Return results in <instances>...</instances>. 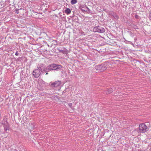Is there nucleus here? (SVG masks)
<instances>
[{"label":"nucleus","instance_id":"obj_13","mask_svg":"<svg viewBox=\"0 0 151 151\" xmlns=\"http://www.w3.org/2000/svg\"><path fill=\"white\" fill-rule=\"evenodd\" d=\"M11 46H10V47ZM10 50H12L14 52H15L16 50V47L14 46H13L11 48L10 47Z\"/></svg>","mask_w":151,"mask_h":151},{"label":"nucleus","instance_id":"obj_3","mask_svg":"<svg viewBox=\"0 0 151 151\" xmlns=\"http://www.w3.org/2000/svg\"><path fill=\"white\" fill-rule=\"evenodd\" d=\"M107 68V64L106 63L96 65L95 67V69L100 72H103L106 70Z\"/></svg>","mask_w":151,"mask_h":151},{"label":"nucleus","instance_id":"obj_19","mask_svg":"<svg viewBox=\"0 0 151 151\" xmlns=\"http://www.w3.org/2000/svg\"><path fill=\"white\" fill-rule=\"evenodd\" d=\"M68 105L70 107H71L72 105V104L71 103H69L68 104Z\"/></svg>","mask_w":151,"mask_h":151},{"label":"nucleus","instance_id":"obj_1","mask_svg":"<svg viewBox=\"0 0 151 151\" xmlns=\"http://www.w3.org/2000/svg\"><path fill=\"white\" fill-rule=\"evenodd\" d=\"M149 128L144 124L142 123L139 125V128L136 129L132 133L137 132L139 134H141L145 133L149 130Z\"/></svg>","mask_w":151,"mask_h":151},{"label":"nucleus","instance_id":"obj_17","mask_svg":"<svg viewBox=\"0 0 151 151\" xmlns=\"http://www.w3.org/2000/svg\"><path fill=\"white\" fill-rule=\"evenodd\" d=\"M67 88H66L63 92V94L64 93H66L67 92L66 90Z\"/></svg>","mask_w":151,"mask_h":151},{"label":"nucleus","instance_id":"obj_15","mask_svg":"<svg viewBox=\"0 0 151 151\" xmlns=\"http://www.w3.org/2000/svg\"><path fill=\"white\" fill-rule=\"evenodd\" d=\"M113 91V90L112 88H110L107 91H108L107 93L109 94L110 93H112Z\"/></svg>","mask_w":151,"mask_h":151},{"label":"nucleus","instance_id":"obj_5","mask_svg":"<svg viewBox=\"0 0 151 151\" xmlns=\"http://www.w3.org/2000/svg\"><path fill=\"white\" fill-rule=\"evenodd\" d=\"M93 30L95 32L103 33L105 32L104 29L100 26H96L93 28Z\"/></svg>","mask_w":151,"mask_h":151},{"label":"nucleus","instance_id":"obj_9","mask_svg":"<svg viewBox=\"0 0 151 151\" xmlns=\"http://www.w3.org/2000/svg\"><path fill=\"white\" fill-rule=\"evenodd\" d=\"M81 9L83 11L89 13H91V11L86 6L82 7L81 8Z\"/></svg>","mask_w":151,"mask_h":151},{"label":"nucleus","instance_id":"obj_4","mask_svg":"<svg viewBox=\"0 0 151 151\" xmlns=\"http://www.w3.org/2000/svg\"><path fill=\"white\" fill-rule=\"evenodd\" d=\"M42 68L43 67L42 66L38 67H37L38 69H35L33 71V74L35 77L38 78L40 76V75L42 74L41 73L40 68L42 69Z\"/></svg>","mask_w":151,"mask_h":151},{"label":"nucleus","instance_id":"obj_12","mask_svg":"<svg viewBox=\"0 0 151 151\" xmlns=\"http://www.w3.org/2000/svg\"><path fill=\"white\" fill-rule=\"evenodd\" d=\"M65 12L67 14H68L70 13L71 11L70 9L67 8L65 10Z\"/></svg>","mask_w":151,"mask_h":151},{"label":"nucleus","instance_id":"obj_14","mask_svg":"<svg viewBox=\"0 0 151 151\" xmlns=\"http://www.w3.org/2000/svg\"><path fill=\"white\" fill-rule=\"evenodd\" d=\"M77 2V0H72L71 1V3L72 4H76Z\"/></svg>","mask_w":151,"mask_h":151},{"label":"nucleus","instance_id":"obj_23","mask_svg":"<svg viewBox=\"0 0 151 151\" xmlns=\"http://www.w3.org/2000/svg\"><path fill=\"white\" fill-rule=\"evenodd\" d=\"M54 41L55 42H57V41L56 40H54Z\"/></svg>","mask_w":151,"mask_h":151},{"label":"nucleus","instance_id":"obj_6","mask_svg":"<svg viewBox=\"0 0 151 151\" xmlns=\"http://www.w3.org/2000/svg\"><path fill=\"white\" fill-rule=\"evenodd\" d=\"M61 84V82L60 81H56L53 83L50 82V85L52 87H57L59 86Z\"/></svg>","mask_w":151,"mask_h":151},{"label":"nucleus","instance_id":"obj_8","mask_svg":"<svg viewBox=\"0 0 151 151\" xmlns=\"http://www.w3.org/2000/svg\"><path fill=\"white\" fill-rule=\"evenodd\" d=\"M45 67H44L42 68V69H40V70H41V73L42 74H44L45 73V75H47L48 74V72H50V71H48L47 70H45Z\"/></svg>","mask_w":151,"mask_h":151},{"label":"nucleus","instance_id":"obj_10","mask_svg":"<svg viewBox=\"0 0 151 151\" xmlns=\"http://www.w3.org/2000/svg\"><path fill=\"white\" fill-rule=\"evenodd\" d=\"M57 50L59 51V52L62 53H64V52L65 51L66 49L63 47H59L58 48Z\"/></svg>","mask_w":151,"mask_h":151},{"label":"nucleus","instance_id":"obj_21","mask_svg":"<svg viewBox=\"0 0 151 151\" xmlns=\"http://www.w3.org/2000/svg\"><path fill=\"white\" fill-rule=\"evenodd\" d=\"M150 19L151 20V12L150 13L149 15Z\"/></svg>","mask_w":151,"mask_h":151},{"label":"nucleus","instance_id":"obj_20","mask_svg":"<svg viewBox=\"0 0 151 151\" xmlns=\"http://www.w3.org/2000/svg\"><path fill=\"white\" fill-rule=\"evenodd\" d=\"M16 13L17 14H18L19 13V10L18 9L17 10V9H16Z\"/></svg>","mask_w":151,"mask_h":151},{"label":"nucleus","instance_id":"obj_2","mask_svg":"<svg viewBox=\"0 0 151 151\" xmlns=\"http://www.w3.org/2000/svg\"><path fill=\"white\" fill-rule=\"evenodd\" d=\"M63 67V66L60 65L55 64H52L49 65L46 67L45 70H47L48 71L51 70H59Z\"/></svg>","mask_w":151,"mask_h":151},{"label":"nucleus","instance_id":"obj_18","mask_svg":"<svg viewBox=\"0 0 151 151\" xmlns=\"http://www.w3.org/2000/svg\"><path fill=\"white\" fill-rule=\"evenodd\" d=\"M139 16L138 15H136L135 16V17L136 19H138V18H139Z\"/></svg>","mask_w":151,"mask_h":151},{"label":"nucleus","instance_id":"obj_22","mask_svg":"<svg viewBox=\"0 0 151 151\" xmlns=\"http://www.w3.org/2000/svg\"><path fill=\"white\" fill-rule=\"evenodd\" d=\"M12 150V151H16V150L15 149H14L13 150Z\"/></svg>","mask_w":151,"mask_h":151},{"label":"nucleus","instance_id":"obj_16","mask_svg":"<svg viewBox=\"0 0 151 151\" xmlns=\"http://www.w3.org/2000/svg\"><path fill=\"white\" fill-rule=\"evenodd\" d=\"M14 55L17 56L18 55V53L16 50V52L14 53Z\"/></svg>","mask_w":151,"mask_h":151},{"label":"nucleus","instance_id":"obj_11","mask_svg":"<svg viewBox=\"0 0 151 151\" xmlns=\"http://www.w3.org/2000/svg\"><path fill=\"white\" fill-rule=\"evenodd\" d=\"M14 52L12 50H10V54H11V57H10V58L11 59H13L14 58Z\"/></svg>","mask_w":151,"mask_h":151},{"label":"nucleus","instance_id":"obj_7","mask_svg":"<svg viewBox=\"0 0 151 151\" xmlns=\"http://www.w3.org/2000/svg\"><path fill=\"white\" fill-rule=\"evenodd\" d=\"M45 67H44L42 68V69H40V70H41V73L42 74H44L45 73V75H47L48 74V72H50V71H48L47 70H45Z\"/></svg>","mask_w":151,"mask_h":151}]
</instances>
